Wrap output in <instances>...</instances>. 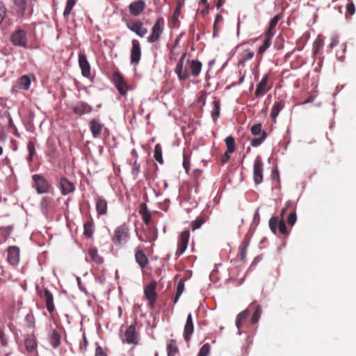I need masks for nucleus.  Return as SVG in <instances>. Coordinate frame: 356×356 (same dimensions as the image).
Masks as SVG:
<instances>
[{"mask_svg":"<svg viewBox=\"0 0 356 356\" xmlns=\"http://www.w3.org/2000/svg\"><path fill=\"white\" fill-rule=\"evenodd\" d=\"M186 56L184 54L179 60V79H186L189 77L190 74L193 76H197L202 69V63L197 60H192L188 63V67L183 68L181 60Z\"/></svg>","mask_w":356,"mask_h":356,"instance_id":"nucleus-1","label":"nucleus"},{"mask_svg":"<svg viewBox=\"0 0 356 356\" xmlns=\"http://www.w3.org/2000/svg\"><path fill=\"white\" fill-rule=\"evenodd\" d=\"M285 215H287L286 222H296L297 219L296 213L292 207H287L282 209L280 219L277 216L272 217L268 222H284Z\"/></svg>","mask_w":356,"mask_h":356,"instance_id":"nucleus-2","label":"nucleus"},{"mask_svg":"<svg viewBox=\"0 0 356 356\" xmlns=\"http://www.w3.org/2000/svg\"><path fill=\"white\" fill-rule=\"evenodd\" d=\"M35 188L38 194L47 193L51 188V184L42 175L35 174L32 176Z\"/></svg>","mask_w":356,"mask_h":356,"instance_id":"nucleus-3","label":"nucleus"},{"mask_svg":"<svg viewBox=\"0 0 356 356\" xmlns=\"http://www.w3.org/2000/svg\"><path fill=\"white\" fill-rule=\"evenodd\" d=\"M139 334L136 331V325H131L124 332L122 342L136 346L139 342Z\"/></svg>","mask_w":356,"mask_h":356,"instance_id":"nucleus-4","label":"nucleus"},{"mask_svg":"<svg viewBox=\"0 0 356 356\" xmlns=\"http://www.w3.org/2000/svg\"><path fill=\"white\" fill-rule=\"evenodd\" d=\"M36 289L38 294L44 300L47 311L52 313L55 309L53 294L46 288L42 289L37 287Z\"/></svg>","mask_w":356,"mask_h":356,"instance_id":"nucleus-5","label":"nucleus"},{"mask_svg":"<svg viewBox=\"0 0 356 356\" xmlns=\"http://www.w3.org/2000/svg\"><path fill=\"white\" fill-rule=\"evenodd\" d=\"M10 41L15 46L27 47V37L25 31L18 29L13 32L10 36Z\"/></svg>","mask_w":356,"mask_h":356,"instance_id":"nucleus-6","label":"nucleus"},{"mask_svg":"<svg viewBox=\"0 0 356 356\" xmlns=\"http://www.w3.org/2000/svg\"><path fill=\"white\" fill-rule=\"evenodd\" d=\"M112 81L119 93L121 95H125L128 89V86L122 74L118 71L115 72L113 74Z\"/></svg>","mask_w":356,"mask_h":356,"instance_id":"nucleus-7","label":"nucleus"},{"mask_svg":"<svg viewBox=\"0 0 356 356\" xmlns=\"http://www.w3.org/2000/svg\"><path fill=\"white\" fill-rule=\"evenodd\" d=\"M164 20L163 18L157 19L152 29V33L147 38V41L149 43H154L159 40V39L161 37V35L163 33L162 26Z\"/></svg>","mask_w":356,"mask_h":356,"instance_id":"nucleus-8","label":"nucleus"},{"mask_svg":"<svg viewBox=\"0 0 356 356\" xmlns=\"http://www.w3.org/2000/svg\"><path fill=\"white\" fill-rule=\"evenodd\" d=\"M129 231L124 225H120L114 232L113 241L115 244L120 245L127 241Z\"/></svg>","mask_w":356,"mask_h":356,"instance_id":"nucleus-9","label":"nucleus"},{"mask_svg":"<svg viewBox=\"0 0 356 356\" xmlns=\"http://www.w3.org/2000/svg\"><path fill=\"white\" fill-rule=\"evenodd\" d=\"M156 282L152 280L144 289L145 298L147 299L149 305L151 307H153L157 297V294L156 293Z\"/></svg>","mask_w":356,"mask_h":356,"instance_id":"nucleus-10","label":"nucleus"},{"mask_svg":"<svg viewBox=\"0 0 356 356\" xmlns=\"http://www.w3.org/2000/svg\"><path fill=\"white\" fill-rule=\"evenodd\" d=\"M268 74L264 75L261 81L257 84V89L254 92L256 97L264 96L271 89L272 86H268Z\"/></svg>","mask_w":356,"mask_h":356,"instance_id":"nucleus-11","label":"nucleus"},{"mask_svg":"<svg viewBox=\"0 0 356 356\" xmlns=\"http://www.w3.org/2000/svg\"><path fill=\"white\" fill-rule=\"evenodd\" d=\"M253 175L256 184L263 181V162L259 158L256 159L254 162Z\"/></svg>","mask_w":356,"mask_h":356,"instance_id":"nucleus-12","label":"nucleus"},{"mask_svg":"<svg viewBox=\"0 0 356 356\" xmlns=\"http://www.w3.org/2000/svg\"><path fill=\"white\" fill-rule=\"evenodd\" d=\"M128 29L136 33L138 36L143 37L147 33V29L143 27V23L139 21L129 22L127 24Z\"/></svg>","mask_w":356,"mask_h":356,"instance_id":"nucleus-13","label":"nucleus"},{"mask_svg":"<svg viewBox=\"0 0 356 356\" xmlns=\"http://www.w3.org/2000/svg\"><path fill=\"white\" fill-rule=\"evenodd\" d=\"M132 48L131 50V62L134 65H137L140 59L141 56V49L140 46V43L137 40H133L132 42Z\"/></svg>","mask_w":356,"mask_h":356,"instance_id":"nucleus-14","label":"nucleus"},{"mask_svg":"<svg viewBox=\"0 0 356 356\" xmlns=\"http://www.w3.org/2000/svg\"><path fill=\"white\" fill-rule=\"evenodd\" d=\"M7 259L10 264L15 266L19 261V249L17 246H10L8 248Z\"/></svg>","mask_w":356,"mask_h":356,"instance_id":"nucleus-15","label":"nucleus"},{"mask_svg":"<svg viewBox=\"0 0 356 356\" xmlns=\"http://www.w3.org/2000/svg\"><path fill=\"white\" fill-rule=\"evenodd\" d=\"M79 64L81 70L82 75L84 77L89 78L90 76V66L86 58V55L79 54Z\"/></svg>","mask_w":356,"mask_h":356,"instance_id":"nucleus-16","label":"nucleus"},{"mask_svg":"<svg viewBox=\"0 0 356 356\" xmlns=\"http://www.w3.org/2000/svg\"><path fill=\"white\" fill-rule=\"evenodd\" d=\"M60 188L63 195H67L74 192L75 187L74 184L66 177H61L60 181Z\"/></svg>","mask_w":356,"mask_h":356,"instance_id":"nucleus-17","label":"nucleus"},{"mask_svg":"<svg viewBox=\"0 0 356 356\" xmlns=\"http://www.w3.org/2000/svg\"><path fill=\"white\" fill-rule=\"evenodd\" d=\"M194 331L193 321L192 315L189 314L187 316L186 321L184 325V338L186 342H188L191 339V337Z\"/></svg>","mask_w":356,"mask_h":356,"instance_id":"nucleus-18","label":"nucleus"},{"mask_svg":"<svg viewBox=\"0 0 356 356\" xmlns=\"http://www.w3.org/2000/svg\"><path fill=\"white\" fill-rule=\"evenodd\" d=\"M73 112L79 115L90 113L92 111V108L88 104L83 102H79L72 108Z\"/></svg>","mask_w":356,"mask_h":356,"instance_id":"nucleus-19","label":"nucleus"},{"mask_svg":"<svg viewBox=\"0 0 356 356\" xmlns=\"http://www.w3.org/2000/svg\"><path fill=\"white\" fill-rule=\"evenodd\" d=\"M145 7V2L143 0H138L130 3L129 9L132 15L138 16L143 11Z\"/></svg>","mask_w":356,"mask_h":356,"instance_id":"nucleus-20","label":"nucleus"},{"mask_svg":"<svg viewBox=\"0 0 356 356\" xmlns=\"http://www.w3.org/2000/svg\"><path fill=\"white\" fill-rule=\"evenodd\" d=\"M138 213L142 216L144 222H149L152 219V214H156L157 212L154 211L152 213L147 209V204L143 202L139 205Z\"/></svg>","mask_w":356,"mask_h":356,"instance_id":"nucleus-21","label":"nucleus"},{"mask_svg":"<svg viewBox=\"0 0 356 356\" xmlns=\"http://www.w3.org/2000/svg\"><path fill=\"white\" fill-rule=\"evenodd\" d=\"M249 309V311L254 310V313L251 318V323L252 324H256L258 323L261 314V308L260 305H257L255 302H252L248 307Z\"/></svg>","mask_w":356,"mask_h":356,"instance_id":"nucleus-22","label":"nucleus"},{"mask_svg":"<svg viewBox=\"0 0 356 356\" xmlns=\"http://www.w3.org/2000/svg\"><path fill=\"white\" fill-rule=\"evenodd\" d=\"M90 129L94 138H98L102 132L104 125L97 119H92L90 122Z\"/></svg>","mask_w":356,"mask_h":356,"instance_id":"nucleus-23","label":"nucleus"},{"mask_svg":"<svg viewBox=\"0 0 356 356\" xmlns=\"http://www.w3.org/2000/svg\"><path fill=\"white\" fill-rule=\"evenodd\" d=\"M284 105H285V102L283 100H280L278 102H276L273 104L272 109H271L270 118L274 123L276 122L277 117L278 116L280 112L284 107Z\"/></svg>","mask_w":356,"mask_h":356,"instance_id":"nucleus-24","label":"nucleus"},{"mask_svg":"<svg viewBox=\"0 0 356 356\" xmlns=\"http://www.w3.org/2000/svg\"><path fill=\"white\" fill-rule=\"evenodd\" d=\"M249 315H250V311H249V309L247 308L246 309L240 312L236 316V326L238 329V333L240 334H241L240 330L241 329V327L243 325V323L246 321V319L248 318Z\"/></svg>","mask_w":356,"mask_h":356,"instance_id":"nucleus-25","label":"nucleus"},{"mask_svg":"<svg viewBox=\"0 0 356 356\" xmlns=\"http://www.w3.org/2000/svg\"><path fill=\"white\" fill-rule=\"evenodd\" d=\"M49 341L53 348H58L60 344V335L55 330H51L49 334Z\"/></svg>","mask_w":356,"mask_h":356,"instance_id":"nucleus-26","label":"nucleus"},{"mask_svg":"<svg viewBox=\"0 0 356 356\" xmlns=\"http://www.w3.org/2000/svg\"><path fill=\"white\" fill-rule=\"evenodd\" d=\"M16 13L21 17H24L27 8L26 0H13Z\"/></svg>","mask_w":356,"mask_h":356,"instance_id":"nucleus-27","label":"nucleus"},{"mask_svg":"<svg viewBox=\"0 0 356 356\" xmlns=\"http://www.w3.org/2000/svg\"><path fill=\"white\" fill-rule=\"evenodd\" d=\"M269 227L275 234L286 236L289 234L286 224H269Z\"/></svg>","mask_w":356,"mask_h":356,"instance_id":"nucleus-28","label":"nucleus"},{"mask_svg":"<svg viewBox=\"0 0 356 356\" xmlns=\"http://www.w3.org/2000/svg\"><path fill=\"white\" fill-rule=\"evenodd\" d=\"M190 237L188 230L184 231L180 235L181 243L179 244V254H182L186 249Z\"/></svg>","mask_w":356,"mask_h":356,"instance_id":"nucleus-29","label":"nucleus"},{"mask_svg":"<svg viewBox=\"0 0 356 356\" xmlns=\"http://www.w3.org/2000/svg\"><path fill=\"white\" fill-rule=\"evenodd\" d=\"M213 108L211 115L213 121H216L220 115V99L216 97H213Z\"/></svg>","mask_w":356,"mask_h":356,"instance_id":"nucleus-30","label":"nucleus"},{"mask_svg":"<svg viewBox=\"0 0 356 356\" xmlns=\"http://www.w3.org/2000/svg\"><path fill=\"white\" fill-rule=\"evenodd\" d=\"M26 349L28 352L31 353L35 350L37 348V341L34 335H29L24 341Z\"/></svg>","mask_w":356,"mask_h":356,"instance_id":"nucleus-31","label":"nucleus"},{"mask_svg":"<svg viewBox=\"0 0 356 356\" xmlns=\"http://www.w3.org/2000/svg\"><path fill=\"white\" fill-rule=\"evenodd\" d=\"M96 209L99 215H103L107 211V202L102 197H99L96 200Z\"/></svg>","mask_w":356,"mask_h":356,"instance_id":"nucleus-32","label":"nucleus"},{"mask_svg":"<svg viewBox=\"0 0 356 356\" xmlns=\"http://www.w3.org/2000/svg\"><path fill=\"white\" fill-rule=\"evenodd\" d=\"M136 261L142 268H145L148 262V259L143 250H138L135 253Z\"/></svg>","mask_w":356,"mask_h":356,"instance_id":"nucleus-33","label":"nucleus"},{"mask_svg":"<svg viewBox=\"0 0 356 356\" xmlns=\"http://www.w3.org/2000/svg\"><path fill=\"white\" fill-rule=\"evenodd\" d=\"M273 35H269L268 34H265V38L263 44L258 49V55H262L266 50L270 47L271 45V40Z\"/></svg>","mask_w":356,"mask_h":356,"instance_id":"nucleus-34","label":"nucleus"},{"mask_svg":"<svg viewBox=\"0 0 356 356\" xmlns=\"http://www.w3.org/2000/svg\"><path fill=\"white\" fill-rule=\"evenodd\" d=\"M88 255L97 264H102L104 262L103 258L98 254L97 250L95 248H90L89 249Z\"/></svg>","mask_w":356,"mask_h":356,"instance_id":"nucleus-35","label":"nucleus"},{"mask_svg":"<svg viewBox=\"0 0 356 356\" xmlns=\"http://www.w3.org/2000/svg\"><path fill=\"white\" fill-rule=\"evenodd\" d=\"M249 245V241L244 239L238 248V257L241 261H244L246 258L247 248Z\"/></svg>","mask_w":356,"mask_h":356,"instance_id":"nucleus-36","label":"nucleus"},{"mask_svg":"<svg viewBox=\"0 0 356 356\" xmlns=\"http://www.w3.org/2000/svg\"><path fill=\"white\" fill-rule=\"evenodd\" d=\"M192 271L191 270H184L183 272V275H179L181 278L179 279V296L184 291V282L188 280L191 277Z\"/></svg>","mask_w":356,"mask_h":356,"instance_id":"nucleus-37","label":"nucleus"},{"mask_svg":"<svg viewBox=\"0 0 356 356\" xmlns=\"http://www.w3.org/2000/svg\"><path fill=\"white\" fill-rule=\"evenodd\" d=\"M168 356H175L178 351L177 341L171 339L167 344Z\"/></svg>","mask_w":356,"mask_h":356,"instance_id":"nucleus-38","label":"nucleus"},{"mask_svg":"<svg viewBox=\"0 0 356 356\" xmlns=\"http://www.w3.org/2000/svg\"><path fill=\"white\" fill-rule=\"evenodd\" d=\"M281 17L280 15H275L270 22L269 27L266 31V33L269 35H274L275 32L274 29H275L278 22L280 21Z\"/></svg>","mask_w":356,"mask_h":356,"instance_id":"nucleus-39","label":"nucleus"},{"mask_svg":"<svg viewBox=\"0 0 356 356\" xmlns=\"http://www.w3.org/2000/svg\"><path fill=\"white\" fill-rule=\"evenodd\" d=\"M31 85V79L27 75L22 76L18 81V86L20 88L28 90Z\"/></svg>","mask_w":356,"mask_h":356,"instance_id":"nucleus-40","label":"nucleus"},{"mask_svg":"<svg viewBox=\"0 0 356 356\" xmlns=\"http://www.w3.org/2000/svg\"><path fill=\"white\" fill-rule=\"evenodd\" d=\"M225 143L227 145V152L229 153H233L235 151V140L232 136L226 138Z\"/></svg>","mask_w":356,"mask_h":356,"instance_id":"nucleus-41","label":"nucleus"},{"mask_svg":"<svg viewBox=\"0 0 356 356\" xmlns=\"http://www.w3.org/2000/svg\"><path fill=\"white\" fill-rule=\"evenodd\" d=\"M76 3V0H67L65 6V8L63 13L65 18L67 19L71 13V11Z\"/></svg>","mask_w":356,"mask_h":356,"instance_id":"nucleus-42","label":"nucleus"},{"mask_svg":"<svg viewBox=\"0 0 356 356\" xmlns=\"http://www.w3.org/2000/svg\"><path fill=\"white\" fill-rule=\"evenodd\" d=\"M355 13V6L351 0H348L346 5V17L352 16Z\"/></svg>","mask_w":356,"mask_h":356,"instance_id":"nucleus-43","label":"nucleus"},{"mask_svg":"<svg viewBox=\"0 0 356 356\" xmlns=\"http://www.w3.org/2000/svg\"><path fill=\"white\" fill-rule=\"evenodd\" d=\"M267 134L266 131L262 132V135L259 138H254L250 140V144L252 147L259 146L266 138Z\"/></svg>","mask_w":356,"mask_h":356,"instance_id":"nucleus-44","label":"nucleus"},{"mask_svg":"<svg viewBox=\"0 0 356 356\" xmlns=\"http://www.w3.org/2000/svg\"><path fill=\"white\" fill-rule=\"evenodd\" d=\"M154 157L159 163H163L162 149L159 144L155 145Z\"/></svg>","mask_w":356,"mask_h":356,"instance_id":"nucleus-45","label":"nucleus"},{"mask_svg":"<svg viewBox=\"0 0 356 356\" xmlns=\"http://www.w3.org/2000/svg\"><path fill=\"white\" fill-rule=\"evenodd\" d=\"M27 148L29 150V156L27 157V161L29 162H31L33 161V157L35 154V144L32 140L28 143Z\"/></svg>","mask_w":356,"mask_h":356,"instance_id":"nucleus-46","label":"nucleus"},{"mask_svg":"<svg viewBox=\"0 0 356 356\" xmlns=\"http://www.w3.org/2000/svg\"><path fill=\"white\" fill-rule=\"evenodd\" d=\"M170 60L171 63H176L175 67V72L178 75V62L177 60V54L175 52V47H173L170 50V54L169 56Z\"/></svg>","mask_w":356,"mask_h":356,"instance_id":"nucleus-47","label":"nucleus"},{"mask_svg":"<svg viewBox=\"0 0 356 356\" xmlns=\"http://www.w3.org/2000/svg\"><path fill=\"white\" fill-rule=\"evenodd\" d=\"M25 323L26 326L29 328H34L35 327V318L33 314L31 312H29L25 316L24 318Z\"/></svg>","mask_w":356,"mask_h":356,"instance_id":"nucleus-48","label":"nucleus"},{"mask_svg":"<svg viewBox=\"0 0 356 356\" xmlns=\"http://www.w3.org/2000/svg\"><path fill=\"white\" fill-rule=\"evenodd\" d=\"M182 165L184 168L185 169L186 172L188 173L190 169V156L186 152H184L183 153Z\"/></svg>","mask_w":356,"mask_h":356,"instance_id":"nucleus-49","label":"nucleus"},{"mask_svg":"<svg viewBox=\"0 0 356 356\" xmlns=\"http://www.w3.org/2000/svg\"><path fill=\"white\" fill-rule=\"evenodd\" d=\"M263 131H262V126H261V124H260V123L254 124L251 127V133L254 136H257V135H259V134L262 135V132Z\"/></svg>","mask_w":356,"mask_h":356,"instance_id":"nucleus-50","label":"nucleus"},{"mask_svg":"<svg viewBox=\"0 0 356 356\" xmlns=\"http://www.w3.org/2000/svg\"><path fill=\"white\" fill-rule=\"evenodd\" d=\"M177 22H178V3L177 4V6L175 8L174 13H173V15L172 17V20L169 24L170 27L173 28V27L176 26V24Z\"/></svg>","mask_w":356,"mask_h":356,"instance_id":"nucleus-51","label":"nucleus"},{"mask_svg":"<svg viewBox=\"0 0 356 356\" xmlns=\"http://www.w3.org/2000/svg\"><path fill=\"white\" fill-rule=\"evenodd\" d=\"M211 349V346L209 343H205L202 346L200 352L198 353V356H207L209 354Z\"/></svg>","mask_w":356,"mask_h":356,"instance_id":"nucleus-52","label":"nucleus"},{"mask_svg":"<svg viewBox=\"0 0 356 356\" xmlns=\"http://www.w3.org/2000/svg\"><path fill=\"white\" fill-rule=\"evenodd\" d=\"M84 235L90 238L93 234L92 224H83Z\"/></svg>","mask_w":356,"mask_h":356,"instance_id":"nucleus-53","label":"nucleus"},{"mask_svg":"<svg viewBox=\"0 0 356 356\" xmlns=\"http://www.w3.org/2000/svg\"><path fill=\"white\" fill-rule=\"evenodd\" d=\"M140 172V164L138 163L137 160H135L133 163V168L131 174L134 179H136Z\"/></svg>","mask_w":356,"mask_h":356,"instance_id":"nucleus-54","label":"nucleus"},{"mask_svg":"<svg viewBox=\"0 0 356 356\" xmlns=\"http://www.w3.org/2000/svg\"><path fill=\"white\" fill-rule=\"evenodd\" d=\"M6 16V8L2 2H0V25Z\"/></svg>","mask_w":356,"mask_h":356,"instance_id":"nucleus-55","label":"nucleus"},{"mask_svg":"<svg viewBox=\"0 0 356 356\" xmlns=\"http://www.w3.org/2000/svg\"><path fill=\"white\" fill-rule=\"evenodd\" d=\"M254 56V52L250 50H246L243 53V60H249L252 59Z\"/></svg>","mask_w":356,"mask_h":356,"instance_id":"nucleus-56","label":"nucleus"},{"mask_svg":"<svg viewBox=\"0 0 356 356\" xmlns=\"http://www.w3.org/2000/svg\"><path fill=\"white\" fill-rule=\"evenodd\" d=\"M0 343L3 346H8V341L6 338V334L3 332V330H0Z\"/></svg>","mask_w":356,"mask_h":356,"instance_id":"nucleus-57","label":"nucleus"},{"mask_svg":"<svg viewBox=\"0 0 356 356\" xmlns=\"http://www.w3.org/2000/svg\"><path fill=\"white\" fill-rule=\"evenodd\" d=\"M13 227L12 226H8L6 227H1L0 228V232L3 236L9 235L10 232H11Z\"/></svg>","mask_w":356,"mask_h":356,"instance_id":"nucleus-58","label":"nucleus"},{"mask_svg":"<svg viewBox=\"0 0 356 356\" xmlns=\"http://www.w3.org/2000/svg\"><path fill=\"white\" fill-rule=\"evenodd\" d=\"M339 43V39L337 35H334L331 38V42L330 44V47L333 48L336 47Z\"/></svg>","mask_w":356,"mask_h":356,"instance_id":"nucleus-59","label":"nucleus"},{"mask_svg":"<svg viewBox=\"0 0 356 356\" xmlns=\"http://www.w3.org/2000/svg\"><path fill=\"white\" fill-rule=\"evenodd\" d=\"M95 356H107L101 346H97L95 350Z\"/></svg>","mask_w":356,"mask_h":356,"instance_id":"nucleus-60","label":"nucleus"},{"mask_svg":"<svg viewBox=\"0 0 356 356\" xmlns=\"http://www.w3.org/2000/svg\"><path fill=\"white\" fill-rule=\"evenodd\" d=\"M229 153L227 151L222 156V157H221V163H222V164H224V163H227L229 160L230 156H229Z\"/></svg>","mask_w":356,"mask_h":356,"instance_id":"nucleus-61","label":"nucleus"},{"mask_svg":"<svg viewBox=\"0 0 356 356\" xmlns=\"http://www.w3.org/2000/svg\"><path fill=\"white\" fill-rule=\"evenodd\" d=\"M222 20V17L220 14H217L216 16L215 22L213 24V29H216V26L218 22Z\"/></svg>","mask_w":356,"mask_h":356,"instance_id":"nucleus-62","label":"nucleus"},{"mask_svg":"<svg viewBox=\"0 0 356 356\" xmlns=\"http://www.w3.org/2000/svg\"><path fill=\"white\" fill-rule=\"evenodd\" d=\"M174 287L175 289V296H174V302L176 303L177 302H178V300H179V298H178V284H175Z\"/></svg>","mask_w":356,"mask_h":356,"instance_id":"nucleus-63","label":"nucleus"},{"mask_svg":"<svg viewBox=\"0 0 356 356\" xmlns=\"http://www.w3.org/2000/svg\"><path fill=\"white\" fill-rule=\"evenodd\" d=\"M8 126H9V127L11 128V129L15 128V125L14 124L13 119H12V117L10 116V115L9 113H8Z\"/></svg>","mask_w":356,"mask_h":356,"instance_id":"nucleus-64","label":"nucleus"}]
</instances>
